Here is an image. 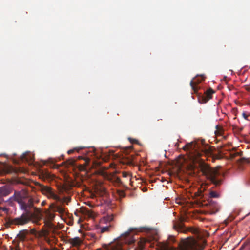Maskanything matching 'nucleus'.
Returning <instances> with one entry per match:
<instances>
[{
	"label": "nucleus",
	"mask_w": 250,
	"mask_h": 250,
	"mask_svg": "<svg viewBox=\"0 0 250 250\" xmlns=\"http://www.w3.org/2000/svg\"><path fill=\"white\" fill-rule=\"evenodd\" d=\"M128 149H132V146H130L128 148Z\"/></svg>",
	"instance_id": "ea45409f"
},
{
	"label": "nucleus",
	"mask_w": 250,
	"mask_h": 250,
	"mask_svg": "<svg viewBox=\"0 0 250 250\" xmlns=\"http://www.w3.org/2000/svg\"><path fill=\"white\" fill-rule=\"evenodd\" d=\"M209 197L210 198H217L219 197L218 194L214 191H211L209 192Z\"/></svg>",
	"instance_id": "393cba45"
},
{
	"label": "nucleus",
	"mask_w": 250,
	"mask_h": 250,
	"mask_svg": "<svg viewBox=\"0 0 250 250\" xmlns=\"http://www.w3.org/2000/svg\"><path fill=\"white\" fill-rule=\"evenodd\" d=\"M40 189L42 193L46 195L48 198L56 201H61V198L55 193V191L50 187L39 184Z\"/></svg>",
	"instance_id": "39448f33"
},
{
	"label": "nucleus",
	"mask_w": 250,
	"mask_h": 250,
	"mask_svg": "<svg viewBox=\"0 0 250 250\" xmlns=\"http://www.w3.org/2000/svg\"><path fill=\"white\" fill-rule=\"evenodd\" d=\"M90 236L92 238H94V239H96V235L95 234H90Z\"/></svg>",
	"instance_id": "f704fd0d"
},
{
	"label": "nucleus",
	"mask_w": 250,
	"mask_h": 250,
	"mask_svg": "<svg viewBox=\"0 0 250 250\" xmlns=\"http://www.w3.org/2000/svg\"><path fill=\"white\" fill-rule=\"evenodd\" d=\"M245 89L248 91H250V86L249 85H246Z\"/></svg>",
	"instance_id": "473e14b6"
},
{
	"label": "nucleus",
	"mask_w": 250,
	"mask_h": 250,
	"mask_svg": "<svg viewBox=\"0 0 250 250\" xmlns=\"http://www.w3.org/2000/svg\"><path fill=\"white\" fill-rule=\"evenodd\" d=\"M87 214L90 217H93V212L92 211L88 210L87 211Z\"/></svg>",
	"instance_id": "c756f323"
},
{
	"label": "nucleus",
	"mask_w": 250,
	"mask_h": 250,
	"mask_svg": "<svg viewBox=\"0 0 250 250\" xmlns=\"http://www.w3.org/2000/svg\"><path fill=\"white\" fill-rule=\"evenodd\" d=\"M122 176L124 177H127L129 176V173L127 172L124 171L122 172Z\"/></svg>",
	"instance_id": "c85d7f7f"
},
{
	"label": "nucleus",
	"mask_w": 250,
	"mask_h": 250,
	"mask_svg": "<svg viewBox=\"0 0 250 250\" xmlns=\"http://www.w3.org/2000/svg\"><path fill=\"white\" fill-rule=\"evenodd\" d=\"M10 200L16 201L19 203L22 199L20 193L15 191L14 194L10 198Z\"/></svg>",
	"instance_id": "dca6fc26"
},
{
	"label": "nucleus",
	"mask_w": 250,
	"mask_h": 250,
	"mask_svg": "<svg viewBox=\"0 0 250 250\" xmlns=\"http://www.w3.org/2000/svg\"><path fill=\"white\" fill-rule=\"evenodd\" d=\"M83 149V147H75L72 149H70L67 151V153L68 154H71L75 151L79 152V151L81 149Z\"/></svg>",
	"instance_id": "b1692460"
},
{
	"label": "nucleus",
	"mask_w": 250,
	"mask_h": 250,
	"mask_svg": "<svg viewBox=\"0 0 250 250\" xmlns=\"http://www.w3.org/2000/svg\"><path fill=\"white\" fill-rule=\"evenodd\" d=\"M129 140L130 142L132 143H137V140L136 139H133L129 138Z\"/></svg>",
	"instance_id": "7c9ffc66"
},
{
	"label": "nucleus",
	"mask_w": 250,
	"mask_h": 250,
	"mask_svg": "<svg viewBox=\"0 0 250 250\" xmlns=\"http://www.w3.org/2000/svg\"><path fill=\"white\" fill-rule=\"evenodd\" d=\"M14 250H20V248H19V246L17 245L15 247Z\"/></svg>",
	"instance_id": "72a5a7b5"
},
{
	"label": "nucleus",
	"mask_w": 250,
	"mask_h": 250,
	"mask_svg": "<svg viewBox=\"0 0 250 250\" xmlns=\"http://www.w3.org/2000/svg\"><path fill=\"white\" fill-rule=\"evenodd\" d=\"M31 219V216L29 212L24 213L21 216L12 219L10 223L12 225L22 226L27 224Z\"/></svg>",
	"instance_id": "20e7f679"
},
{
	"label": "nucleus",
	"mask_w": 250,
	"mask_h": 250,
	"mask_svg": "<svg viewBox=\"0 0 250 250\" xmlns=\"http://www.w3.org/2000/svg\"><path fill=\"white\" fill-rule=\"evenodd\" d=\"M19 204L21 209L24 210L25 211V213L29 212V214H30V212L28 209L26 202L22 200L20 203H19Z\"/></svg>",
	"instance_id": "f3484780"
},
{
	"label": "nucleus",
	"mask_w": 250,
	"mask_h": 250,
	"mask_svg": "<svg viewBox=\"0 0 250 250\" xmlns=\"http://www.w3.org/2000/svg\"><path fill=\"white\" fill-rule=\"evenodd\" d=\"M115 182L117 183L120 184L121 183V180L119 177H116L115 179Z\"/></svg>",
	"instance_id": "2f4dec72"
},
{
	"label": "nucleus",
	"mask_w": 250,
	"mask_h": 250,
	"mask_svg": "<svg viewBox=\"0 0 250 250\" xmlns=\"http://www.w3.org/2000/svg\"><path fill=\"white\" fill-rule=\"evenodd\" d=\"M112 228L111 225H109L108 226L105 227H100V232L101 233H103L106 232H109L111 228Z\"/></svg>",
	"instance_id": "412c9836"
},
{
	"label": "nucleus",
	"mask_w": 250,
	"mask_h": 250,
	"mask_svg": "<svg viewBox=\"0 0 250 250\" xmlns=\"http://www.w3.org/2000/svg\"><path fill=\"white\" fill-rule=\"evenodd\" d=\"M45 214V219L44 222L46 225L48 226H50L51 225V221H53L55 216V214L50 212L49 210H46L44 211Z\"/></svg>",
	"instance_id": "9d476101"
},
{
	"label": "nucleus",
	"mask_w": 250,
	"mask_h": 250,
	"mask_svg": "<svg viewBox=\"0 0 250 250\" xmlns=\"http://www.w3.org/2000/svg\"><path fill=\"white\" fill-rule=\"evenodd\" d=\"M1 208L0 207V210H1Z\"/></svg>",
	"instance_id": "79ce46f5"
},
{
	"label": "nucleus",
	"mask_w": 250,
	"mask_h": 250,
	"mask_svg": "<svg viewBox=\"0 0 250 250\" xmlns=\"http://www.w3.org/2000/svg\"><path fill=\"white\" fill-rule=\"evenodd\" d=\"M114 215L113 214H110V215H107V216L104 217L103 218V219L101 220V223L102 222H109L112 221L114 220Z\"/></svg>",
	"instance_id": "a211bd4d"
},
{
	"label": "nucleus",
	"mask_w": 250,
	"mask_h": 250,
	"mask_svg": "<svg viewBox=\"0 0 250 250\" xmlns=\"http://www.w3.org/2000/svg\"><path fill=\"white\" fill-rule=\"evenodd\" d=\"M70 244L72 245L73 247H79L82 243V241L79 237H76L73 238H70L68 240Z\"/></svg>",
	"instance_id": "4468645a"
},
{
	"label": "nucleus",
	"mask_w": 250,
	"mask_h": 250,
	"mask_svg": "<svg viewBox=\"0 0 250 250\" xmlns=\"http://www.w3.org/2000/svg\"><path fill=\"white\" fill-rule=\"evenodd\" d=\"M179 248L170 246L169 244H163V250H202L203 246L194 239L188 238L186 239H182L178 244Z\"/></svg>",
	"instance_id": "f03ea898"
},
{
	"label": "nucleus",
	"mask_w": 250,
	"mask_h": 250,
	"mask_svg": "<svg viewBox=\"0 0 250 250\" xmlns=\"http://www.w3.org/2000/svg\"><path fill=\"white\" fill-rule=\"evenodd\" d=\"M135 156L133 155H125L121 159V163L123 164L132 166L134 165V161Z\"/></svg>",
	"instance_id": "1a4fd4ad"
},
{
	"label": "nucleus",
	"mask_w": 250,
	"mask_h": 250,
	"mask_svg": "<svg viewBox=\"0 0 250 250\" xmlns=\"http://www.w3.org/2000/svg\"><path fill=\"white\" fill-rule=\"evenodd\" d=\"M124 193L123 192H121L120 193V196H124Z\"/></svg>",
	"instance_id": "c9c22d12"
},
{
	"label": "nucleus",
	"mask_w": 250,
	"mask_h": 250,
	"mask_svg": "<svg viewBox=\"0 0 250 250\" xmlns=\"http://www.w3.org/2000/svg\"><path fill=\"white\" fill-rule=\"evenodd\" d=\"M15 247L10 246V250H14Z\"/></svg>",
	"instance_id": "e433bc0d"
},
{
	"label": "nucleus",
	"mask_w": 250,
	"mask_h": 250,
	"mask_svg": "<svg viewBox=\"0 0 250 250\" xmlns=\"http://www.w3.org/2000/svg\"><path fill=\"white\" fill-rule=\"evenodd\" d=\"M11 192V188L7 186H4L0 188V196H6Z\"/></svg>",
	"instance_id": "ddd939ff"
},
{
	"label": "nucleus",
	"mask_w": 250,
	"mask_h": 250,
	"mask_svg": "<svg viewBox=\"0 0 250 250\" xmlns=\"http://www.w3.org/2000/svg\"><path fill=\"white\" fill-rule=\"evenodd\" d=\"M71 201V198L70 197H64L63 199H61V201H59L61 202H65L67 205Z\"/></svg>",
	"instance_id": "5701e85b"
},
{
	"label": "nucleus",
	"mask_w": 250,
	"mask_h": 250,
	"mask_svg": "<svg viewBox=\"0 0 250 250\" xmlns=\"http://www.w3.org/2000/svg\"><path fill=\"white\" fill-rule=\"evenodd\" d=\"M202 205L207 207V209L210 214H215L219 209L218 204L211 200L208 199L207 202L204 201Z\"/></svg>",
	"instance_id": "423d86ee"
},
{
	"label": "nucleus",
	"mask_w": 250,
	"mask_h": 250,
	"mask_svg": "<svg viewBox=\"0 0 250 250\" xmlns=\"http://www.w3.org/2000/svg\"><path fill=\"white\" fill-rule=\"evenodd\" d=\"M204 79L205 77L203 75H202V79L201 80L198 78H195L190 81V85L194 92V93L198 94V90L199 89V86L198 85L202 81L204 80Z\"/></svg>",
	"instance_id": "6e6552de"
},
{
	"label": "nucleus",
	"mask_w": 250,
	"mask_h": 250,
	"mask_svg": "<svg viewBox=\"0 0 250 250\" xmlns=\"http://www.w3.org/2000/svg\"><path fill=\"white\" fill-rule=\"evenodd\" d=\"M135 239L131 235L130 231L123 234L119 238L117 245L114 247L113 250H129L130 245L133 244Z\"/></svg>",
	"instance_id": "7ed1b4c3"
},
{
	"label": "nucleus",
	"mask_w": 250,
	"mask_h": 250,
	"mask_svg": "<svg viewBox=\"0 0 250 250\" xmlns=\"http://www.w3.org/2000/svg\"><path fill=\"white\" fill-rule=\"evenodd\" d=\"M75 163V160L73 158L69 159L67 161V163L68 165L73 166Z\"/></svg>",
	"instance_id": "bb28decb"
},
{
	"label": "nucleus",
	"mask_w": 250,
	"mask_h": 250,
	"mask_svg": "<svg viewBox=\"0 0 250 250\" xmlns=\"http://www.w3.org/2000/svg\"><path fill=\"white\" fill-rule=\"evenodd\" d=\"M23 158H24V159H26H26H27V158H26V155H24L23 156Z\"/></svg>",
	"instance_id": "58836bf2"
},
{
	"label": "nucleus",
	"mask_w": 250,
	"mask_h": 250,
	"mask_svg": "<svg viewBox=\"0 0 250 250\" xmlns=\"http://www.w3.org/2000/svg\"><path fill=\"white\" fill-rule=\"evenodd\" d=\"M146 242L145 239L141 240L138 243V247L135 249V250H143L144 249L145 244Z\"/></svg>",
	"instance_id": "aec40b11"
},
{
	"label": "nucleus",
	"mask_w": 250,
	"mask_h": 250,
	"mask_svg": "<svg viewBox=\"0 0 250 250\" xmlns=\"http://www.w3.org/2000/svg\"><path fill=\"white\" fill-rule=\"evenodd\" d=\"M45 204V201H43V202H42V206H44Z\"/></svg>",
	"instance_id": "4c0bfd02"
},
{
	"label": "nucleus",
	"mask_w": 250,
	"mask_h": 250,
	"mask_svg": "<svg viewBox=\"0 0 250 250\" xmlns=\"http://www.w3.org/2000/svg\"><path fill=\"white\" fill-rule=\"evenodd\" d=\"M214 93V91L211 88L208 89L206 92V95L202 97L201 99H199V101L202 103H206L208 100L212 98V95Z\"/></svg>",
	"instance_id": "f8f14e48"
},
{
	"label": "nucleus",
	"mask_w": 250,
	"mask_h": 250,
	"mask_svg": "<svg viewBox=\"0 0 250 250\" xmlns=\"http://www.w3.org/2000/svg\"><path fill=\"white\" fill-rule=\"evenodd\" d=\"M183 149L189 152L188 157L192 163L190 168L192 171L194 172L195 169L200 170L214 185L217 186L221 185L222 180L218 178L220 173L217 169L211 167L205 162V159L202 158L203 155H205V157L210 156L213 160L221 159L222 156L220 154H213L210 147L200 151L197 149L196 144L193 142L187 144Z\"/></svg>",
	"instance_id": "f257e3e1"
},
{
	"label": "nucleus",
	"mask_w": 250,
	"mask_h": 250,
	"mask_svg": "<svg viewBox=\"0 0 250 250\" xmlns=\"http://www.w3.org/2000/svg\"><path fill=\"white\" fill-rule=\"evenodd\" d=\"M50 207L53 210V212H58L60 214L65 213V208L62 206H56L55 204H52Z\"/></svg>",
	"instance_id": "2eb2a0df"
},
{
	"label": "nucleus",
	"mask_w": 250,
	"mask_h": 250,
	"mask_svg": "<svg viewBox=\"0 0 250 250\" xmlns=\"http://www.w3.org/2000/svg\"><path fill=\"white\" fill-rule=\"evenodd\" d=\"M174 229L178 231L186 233L187 231H190L194 234H197L198 230L197 229L192 227L187 228L185 227L182 223H178L173 226Z\"/></svg>",
	"instance_id": "0eeeda50"
},
{
	"label": "nucleus",
	"mask_w": 250,
	"mask_h": 250,
	"mask_svg": "<svg viewBox=\"0 0 250 250\" xmlns=\"http://www.w3.org/2000/svg\"><path fill=\"white\" fill-rule=\"evenodd\" d=\"M242 116L244 117V118L247 120L250 121V116L248 114H247L246 112H244L242 113Z\"/></svg>",
	"instance_id": "cd10ccee"
},
{
	"label": "nucleus",
	"mask_w": 250,
	"mask_h": 250,
	"mask_svg": "<svg viewBox=\"0 0 250 250\" xmlns=\"http://www.w3.org/2000/svg\"><path fill=\"white\" fill-rule=\"evenodd\" d=\"M39 176L40 179L43 181H49L52 179V175L48 171L45 169L40 170L39 172Z\"/></svg>",
	"instance_id": "9b49d317"
},
{
	"label": "nucleus",
	"mask_w": 250,
	"mask_h": 250,
	"mask_svg": "<svg viewBox=\"0 0 250 250\" xmlns=\"http://www.w3.org/2000/svg\"><path fill=\"white\" fill-rule=\"evenodd\" d=\"M26 203H27V205L28 206L29 210L33 207V201H32V199H28V202Z\"/></svg>",
	"instance_id": "a878e982"
},
{
	"label": "nucleus",
	"mask_w": 250,
	"mask_h": 250,
	"mask_svg": "<svg viewBox=\"0 0 250 250\" xmlns=\"http://www.w3.org/2000/svg\"><path fill=\"white\" fill-rule=\"evenodd\" d=\"M216 130L215 131L214 133L216 136H222L224 132V129L223 128L219 125H216Z\"/></svg>",
	"instance_id": "6ab92c4d"
},
{
	"label": "nucleus",
	"mask_w": 250,
	"mask_h": 250,
	"mask_svg": "<svg viewBox=\"0 0 250 250\" xmlns=\"http://www.w3.org/2000/svg\"><path fill=\"white\" fill-rule=\"evenodd\" d=\"M195 195L196 197H200V199H201L204 197V194L203 193V190L201 189H199L197 192L195 193Z\"/></svg>",
	"instance_id": "4be33fe9"
},
{
	"label": "nucleus",
	"mask_w": 250,
	"mask_h": 250,
	"mask_svg": "<svg viewBox=\"0 0 250 250\" xmlns=\"http://www.w3.org/2000/svg\"><path fill=\"white\" fill-rule=\"evenodd\" d=\"M24 236H23L21 237V238L22 239L24 238Z\"/></svg>",
	"instance_id": "a19ab883"
}]
</instances>
